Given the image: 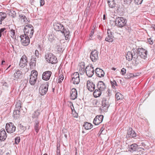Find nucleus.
Listing matches in <instances>:
<instances>
[{
	"label": "nucleus",
	"mask_w": 155,
	"mask_h": 155,
	"mask_svg": "<svg viewBox=\"0 0 155 155\" xmlns=\"http://www.w3.org/2000/svg\"><path fill=\"white\" fill-rule=\"evenodd\" d=\"M138 55L137 52V50L133 48L131 51L127 52L126 56V58L128 61H131L132 59L135 61V63L136 65L139 64L140 63L142 64L141 62L139 61L138 57Z\"/></svg>",
	"instance_id": "1"
},
{
	"label": "nucleus",
	"mask_w": 155,
	"mask_h": 155,
	"mask_svg": "<svg viewBox=\"0 0 155 155\" xmlns=\"http://www.w3.org/2000/svg\"><path fill=\"white\" fill-rule=\"evenodd\" d=\"M127 22L126 19L122 17H117L115 21L116 25L120 28H122L125 26Z\"/></svg>",
	"instance_id": "2"
},
{
	"label": "nucleus",
	"mask_w": 155,
	"mask_h": 155,
	"mask_svg": "<svg viewBox=\"0 0 155 155\" xmlns=\"http://www.w3.org/2000/svg\"><path fill=\"white\" fill-rule=\"evenodd\" d=\"M24 34L28 36L31 37L34 32L33 27L32 25H29L25 26L24 29Z\"/></svg>",
	"instance_id": "3"
},
{
	"label": "nucleus",
	"mask_w": 155,
	"mask_h": 155,
	"mask_svg": "<svg viewBox=\"0 0 155 155\" xmlns=\"http://www.w3.org/2000/svg\"><path fill=\"white\" fill-rule=\"evenodd\" d=\"M46 61L49 63L52 64H55L57 62L56 57L51 53H48L45 55Z\"/></svg>",
	"instance_id": "4"
},
{
	"label": "nucleus",
	"mask_w": 155,
	"mask_h": 155,
	"mask_svg": "<svg viewBox=\"0 0 155 155\" xmlns=\"http://www.w3.org/2000/svg\"><path fill=\"white\" fill-rule=\"evenodd\" d=\"M101 110L106 111L109 106L108 100H107L106 98H103L101 101Z\"/></svg>",
	"instance_id": "5"
},
{
	"label": "nucleus",
	"mask_w": 155,
	"mask_h": 155,
	"mask_svg": "<svg viewBox=\"0 0 155 155\" xmlns=\"http://www.w3.org/2000/svg\"><path fill=\"white\" fill-rule=\"evenodd\" d=\"M21 41L22 44L25 46H27L30 43V39L29 36L26 34L21 35L20 36Z\"/></svg>",
	"instance_id": "6"
},
{
	"label": "nucleus",
	"mask_w": 155,
	"mask_h": 155,
	"mask_svg": "<svg viewBox=\"0 0 155 155\" xmlns=\"http://www.w3.org/2000/svg\"><path fill=\"white\" fill-rule=\"evenodd\" d=\"M85 72L87 76L89 77H91L94 73V67L92 64L87 66L85 68Z\"/></svg>",
	"instance_id": "7"
},
{
	"label": "nucleus",
	"mask_w": 155,
	"mask_h": 155,
	"mask_svg": "<svg viewBox=\"0 0 155 155\" xmlns=\"http://www.w3.org/2000/svg\"><path fill=\"white\" fill-rule=\"evenodd\" d=\"M9 31L10 36L13 39H16L15 30L16 28L15 25H9Z\"/></svg>",
	"instance_id": "8"
},
{
	"label": "nucleus",
	"mask_w": 155,
	"mask_h": 155,
	"mask_svg": "<svg viewBox=\"0 0 155 155\" xmlns=\"http://www.w3.org/2000/svg\"><path fill=\"white\" fill-rule=\"evenodd\" d=\"M71 82L74 84H78L80 81L79 74L78 72H74L71 75Z\"/></svg>",
	"instance_id": "9"
},
{
	"label": "nucleus",
	"mask_w": 155,
	"mask_h": 155,
	"mask_svg": "<svg viewBox=\"0 0 155 155\" xmlns=\"http://www.w3.org/2000/svg\"><path fill=\"white\" fill-rule=\"evenodd\" d=\"M137 52L141 58L145 59L147 58V52L145 49L142 48H138Z\"/></svg>",
	"instance_id": "10"
},
{
	"label": "nucleus",
	"mask_w": 155,
	"mask_h": 155,
	"mask_svg": "<svg viewBox=\"0 0 155 155\" xmlns=\"http://www.w3.org/2000/svg\"><path fill=\"white\" fill-rule=\"evenodd\" d=\"M5 129L8 133H13L16 130V127L12 123H7L5 126Z\"/></svg>",
	"instance_id": "11"
},
{
	"label": "nucleus",
	"mask_w": 155,
	"mask_h": 155,
	"mask_svg": "<svg viewBox=\"0 0 155 155\" xmlns=\"http://www.w3.org/2000/svg\"><path fill=\"white\" fill-rule=\"evenodd\" d=\"M48 84H42L39 88V93L42 95L45 94L48 90Z\"/></svg>",
	"instance_id": "12"
},
{
	"label": "nucleus",
	"mask_w": 155,
	"mask_h": 155,
	"mask_svg": "<svg viewBox=\"0 0 155 155\" xmlns=\"http://www.w3.org/2000/svg\"><path fill=\"white\" fill-rule=\"evenodd\" d=\"M27 57L25 55H23L21 59L19 66L22 68L24 67L27 65Z\"/></svg>",
	"instance_id": "13"
},
{
	"label": "nucleus",
	"mask_w": 155,
	"mask_h": 155,
	"mask_svg": "<svg viewBox=\"0 0 155 155\" xmlns=\"http://www.w3.org/2000/svg\"><path fill=\"white\" fill-rule=\"evenodd\" d=\"M98 53L96 50H94L91 52L90 58L93 62H95L98 59Z\"/></svg>",
	"instance_id": "14"
},
{
	"label": "nucleus",
	"mask_w": 155,
	"mask_h": 155,
	"mask_svg": "<svg viewBox=\"0 0 155 155\" xmlns=\"http://www.w3.org/2000/svg\"><path fill=\"white\" fill-rule=\"evenodd\" d=\"M103 117L102 115H97L94 120L93 123L96 125H99L102 122Z\"/></svg>",
	"instance_id": "15"
},
{
	"label": "nucleus",
	"mask_w": 155,
	"mask_h": 155,
	"mask_svg": "<svg viewBox=\"0 0 155 155\" xmlns=\"http://www.w3.org/2000/svg\"><path fill=\"white\" fill-rule=\"evenodd\" d=\"M54 29L57 31H61V32L64 33L63 31L64 30V27L63 25L60 23H55L54 25Z\"/></svg>",
	"instance_id": "16"
},
{
	"label": "nucleus",
	"mask_w": 155,
	"mask_h": 155,
	"mask_svg": "<svg viewBox=\"0 0 155 155\" xmlns=\"http://www.w3.org/2000/svg\"><path fill=\"white\" fill-rule=\"evenodd\" d=\"M87 87L88 90L91 92L94 91L95 88L94 84L90 80L87 81Z\"/></svg>",
	"instance_id": "17"
},
{
	"label": "nucleus",
	"mask_w": 155,
	"mask_h": 155,
	"mask_svg": "<svg viewBox=\"0 0 155 155\" xmlns=\"http://www.w3.org/2000/svg\"><path fill=\"white\" fill-rule=\"evenodd\" d=\"M52 74L50 71H47L43 72L42 75V78L43 80L45 81L49 80Z\"/></svg>",
	"instance_id": "18"
},
{
	"label": "nucleus",
	"mask_w": 155,
	"mask_h": 155,
	"mask_svg": "<svg viewBox=\"0 0 155 155\" xmlns=\"http://www.w3.org/2000/svg\"><path fill=\"white\" fill-rule=\"evenodd\" d=\"M97 88L101 91V92H103L105 91L106 88V86L103 81H99L97 85Z\"/></svg>",
	"instance_id": "19"
},
{
	"label": "nucleus",
	"mask_w": 155,
	"mask_h": 155,
	"mask_svg": "<svg viewBox=\"0 0 155 155\" xmlns=\"http://www.w3.org/2000/svg\"><path fill=\"white\" fill-rule=\"evenodd\" d=\"M7 137V135L5 129L2 128L0 130V140L4 141Z\"/></svg>",
	"instance_id": "20"
},
{
	"label": "nucleus",
	"mask_w": 155,
	"mask_h": 155,
	"mask_svg": "<svg viewBox=\"0 0 155 155\" xmlns=\"http://www.w3.org/2000/svg\"><path fill=\"white\" fill-rule=\"evenodd\" d=\"M96 74L97 76L101 78L104 77L105 73L104 71L101 69L97 68L95 70Z\"/></svg>",
	"instance_id": "21"
},
{
	"label": "nucleus",
	"mask_w": 155,
	"mask_h": 155,
	"mask_svg": "<svg viewBox=\"0 0 155 155\" xmlns=\"http://www.w3.org/2000/svg\"><path fill=\"white\" fill-rule=\"evenodd\" d=\"M108 37L105 38V40L108 42H112L113 41V38L114 37L113 35L112 34V32L110 31V30H107Z\"/></svg>",
	"instance_id": "22"
},
{
	"label": "nucleus",
	"mask_w": 155,
	"mask_h": 155,
	"mask_svg": "<svg viewBox=\"0 0 155 155\" xmlns=\"http://www.w3.org/2000/svg\"><path fill=\"white\" fill-rule=\"evenodd\" d=\"M136 137V133L134 130H133L131 128H129L128 130V132L127 137Z\"/></svg>",
	"instance_id": "23"
},
{
	"label": "nucleus",
	"mask_w": 155,
	"mask_h": 155,
	"mask_svg": "<svg viewBox=\"0 0 155 155\" xmlns=\"http://www.w3.org/2000/svg\"><path fill=\"white\" fill-rule=\"evenodd\" d=\"M71 97L72 100H74L77 97V92L76 90L74 88L72 89L71 91Z\"/></svg>",
	"instance_id": "24"
},
{
	"label": "nucleus",
	"mask_w": 155,
	"mask_h": 155,
	"mask_svg": "<svg viewBox=\"0 0 155 155\" xmlns=\"http://www.w3.org/2000/svg\"><path fill=\"white\" fill-rule=\"evenodd\" d=\"M36 58L35 56H32L31 59V62L30 64V68H34L36 66Z\"/></svg>",
	"instance_id": "25"
},
{
	"label": "nucleus",
	"mask_w": 155,
	"mask_h": 155,
	"mask_svg": "<svg viewBox=\"0 0 155 155\" xmlns=\"http://www.w3.org/2000/svg\"><path fill=\"white\" fill-rule=\"evenodd\" d=\"M107 3L108 4L109 7L111 8H113L116 6V2L117 1L116 0H107Z\"/></svg>",
	"instance_id": "26"
},
{
	"label": "nucleus",
	"mask_w": 155,
	"mask_h": 155,
	"mask_svg": "<svg viewBox=\"0 0 155 155\" xmlns=\"http://www.w3.org/2000/svg\"><path fill=\"white\" fill-rule=\"evenodd\" d=\"M138 145L134 143L129 146V150L130 152L136 151L137 149Z\"/></svg>",
	"instance_id": "27"
},
{
	"label": "nucleus",
	"mask_w": 155,
	"mask_h": 155,
	"mask_svg": "<svg viewBox=\"0 0 155 155\" xmlns=\"http://www.w3.org/2000/svg\"><path fill=\"white\" fill-rule=\"evenodd\" d=\"M40 127L41 126L39 124V121L37 120H35L34 121V128L36 133L38 132Z\"/></svg>",
	"instance_id": "28"
},
{
	"label": "nucleus",
	"mask_w": 155,
	"mask_h": 155,
	"mask_svg": "<svg viewBox=\"0 0 155 155\" xmlns=\"http://www.w3.org/2000/svg\"><path fill=\"white\" fill-rule=\"evenodd\" d=\"M14 77L15 79H18L22 77V72L19 70L16 71L14 75Z\"/></svg>",
	"instance_id": "29"
},
{
	"label": "nucleus",
	"mask_w": 155,
	"mask_h": 155,
	"mask_svg": "<svg viewBox=\"0 0 155 155\" xmlns=\"http://www.w3.org/2000/svg\"><path fill=\"white\" fill-rule=\"evenodd\" d=\"M64 33L63 32H61L62 34H64L66 40H67L68 39L69 37L70 36V32L68 29H65L64 28V30L63 31Z\"/></svg>",
	"instance_id": "30"
},
{
	"label": "nucleus",
	"mask_w": 155,
	"mask_h": 155,
	"mask_svg": "<svg viewBox=\"0 0 155 155\" xmlns=\"http://www.w3.org/2000/svg\"><path fill=\"white\" fill-rule=\"evenodd\" d=\"M102 92H101L97 88L94 91L93 93L94 97H97L100 96Z\"/></svg>",
	"instance_id": "31"
},
{
	"label": "nucleus",
	"mask_w": 155,
	"mask_h": 155,
	"mask_svg": "<svg viewBox=\"0 0 155 155\" xmlns=\"http://www.w3.org/2000/svg\"><path fill=\"white\" fill-rule=\"evenodd\" d=\"M7 14L3 12H0V24H2V21L6 17Z\"/></svg>",
	"instance_id": "32"
},
{
	"label": "nucleus",
	"mask_w": 155,
	"mask_h": 155,
	"mask_svg": "<svg viewBox=\"0 0 155 155\" xmlns=\"http://www.w3.org/2000/svg\"><path fill=\"white\" fill-rule=\"evenodd\" d=\"M37 78L36 77H34L33 76H30L29 80V82L31 85H34L35 83Z\"/></svg>",
	"instance_id": "33"
},
{
	"label": "nucleus",
	"mask_w": 155,
	"mask_h": 155,
	"mask_svg": "<svg viewBox=\"0 0 155 155\" xmlns=\"http://www.w3.org/2000/svg\"><path fill=\"white\" fill-rule=\"evenodd\" d=\"M92 124L87 122H85L83 125V127L86 130L90 129L92 128Z\"/></svg>",
	"instance_id": "34"
},
{
	"label": "nucleus",
	"mask_w": 155,
	"mask_h": 155,
	"mask_svg": "<svg viewBox=\"0 0 155 155\" xmlns=\"http://www.w3.org/2000/svg\"><path fill=\"white\" fill-rule=\"evenodd\" d=\"M13 116L15 119H17L20 116V111L18 110H15L13 113Z\"/></svg>",
	"instance_id": "35"
},
{
	"label": "nucleus",
	"mask_w": 155,
	"mask_h": 155,
	"mask_svg": "<svg viewBox=\"0 0 155 155\" xmlns=\"http://www.w3.org/2000/svg\"><path fill=\"white\" fill-rule=\"evenodd\" d=\"M116 100L118 101L122 99L123 98V95L120 93H117L115 94Z\"/></svg>",
	"instance_id": "36"
},
{
	"label": "nucleus",
	"mask_w": 155,
	"mask_h": 155,
	"mask_svg": "<svg viewBox=\"0 0 155 155\" xmlns=\"http://www.w3.org/2000/svg\"><path fill=\"white\" fill-rule=\"evenodd\" d=\"M19 17L20 19L21 20L22 22H24L28 21V20H27V18L23 14H20L19 15Z\"/></svg>",
	"instance_id": "37"
},
{
	"label": "nucleus",
	"mask_w": 155,
	"mask_h": 155,
	"mask_svg": "<svg viewBox=\"0 0 155 155\" xmlns=\"http://www.w3.org/2000/svg\"><path fill=\"white\" fill-rule=\"evenodd\" d=\"M72 107H71L72 112L73 114V116L74 117L77 118L78 117V115L76 113V111L74 109V107L73 106V104L72 103Z\"/></svg>",
	"instance_id": "38"
},
{
	"label": "nucleus",
	"mask_w": 155,
	"mask_h": 155,
	"mask_svg": "<svg viewBox=\"0 0 155 155\" xmlns=\"http://www.w3.org/2000/svg\"><path fill=\"white\" fill-rule=\"evenodd\" d=\"M79 71L81 74L84 73L85 71L84 64H82L79 67Z\"/></svg>",
	"instance_id": "39"
},
{
	"label": "nucleus",
	"mask_w": 155,
	"mask_h": 155,
	"mask_svg": "<svg viewBox=\"0 0 155 155\" xmlns=\"http://www.w3.org/2000/svg\"><path fill=\"white\" fill-rule=\"evenodd\" d=\"M40 113L38 110L35 111L32 114V117L33 118H37L38 116L40 114Z\"/></svg>",
	"instance_id": "40"
},
{
	"label": "nucleus",
	"mask_w": 155,
	"mask_h": 155,
	"mask_svg": "<svg viewBox=\"0 0 155 155\" xmlns=\"http://www.w3.org/2000/svg\"><path fill=\"white\" fill-rule=\"evenodd\" d=\"M2 87L4 89H7L8 88L9 85L7 82H2Z\"/></svg>",
	"instance_id": "41"
},
{
	"label": "nucleus",
	"mask_w": 155,
	"mask_h": 155,
	"mask_svg": "<svg viewBox=\"0 0 155 155\" xmlns=\"http://www.w3.org/2000/svg\"><path fill=\"white\" fill-rule=\"evenodd\" d=\"M15 106L16 108L17 109L16 110H19L21 108V104L20 101H18V102H16Z\"/></svg>",
	"instance_id": "42"
},
{
	"label": "nucleus",
	"mask_w": 155,
	"mask_h": 155,
	"mask_svg": "<svg viewBox=\"0 0 155 155\" xmlns=\"http://www.w3.org/2000/svg\"><path fill=\"white\" fill-rule=\"evenodd\" d=\"M38 74V72L35 70H33L31 71L30 76H33L34 77L37 78Z\"/></svg>",
	"instance_id": "43"
},
{
	"label": "nucleus",
	"mask_w": 155,
	"mask_h": 155,
	"mask_svg": "<svg viewBox=\"0 0 155 155\" xmlns=\"http://www.w3.org/2000/svg\"><path fill=\"white\" fill-rule=\"evenodd\" d=\"M58 51L59 52L63 51V48H62L61 45H58L56 47Z\"/></svg>",
	"instance_id": "44"
},
{
	"label": "nucleus",
	"mask_w": 155,
	"mask_h": 155,
	"mask_svg": "<svg viewBox=\"0 0 155 155\" xmlns=\"http://www.w3.org/2000/svg\"><path fill=\"white\" fill-rule=\"evenodd\" d=\"M64 78L63 75L62 74H61L59 76L58 82L60 83H61L63 80Z\"/></svg>",
	"instance_id": "45"
},
{
	"label": "nucleus",
	"mask_w": 155,
	"mask_h": 155,
	"mask_svg": "<svg viewBox=\"0 0 155 155\" xmlns=\"http://www.w3.org/2000/svg\"><path fill=\"white\" fill-rule=\"evenodd\" d=\"M18 127L21 130L24 131L26 129V128L21 124H19L18 125Z\"/></svg>",
	"instance_id": "46"
},
{
	"label": "nucleus",
	"mask_w": 155,
	"mask_h": 155,
	"mask_svg": "<svg viewBox=\"0 0 155 155\" xmlns=\"http://www.w3.org/2000/svg\"><path fill=\"white\" fill-rule=\"evenodd\" d=\"M9 15L13 18H14L16 16V12L14 11H11L9 13Z\"/></svg>",
	"instance_id": "47"
},
{
	"label": "nucleus",
	"mask_w": 155,
	"mask_h": 155,
	"mask_svg": "<svg viewBox=\"0 0 155 155\" xmlns=\"http://www.w3.org/2000/svg\"><path fill=\"white\" fill-rule=\"evenodd\" d=\"M111 84L112 85V87L114 89H115V86H117V84L115 81L114 80L112 81H111Z\"/></svg>",
	"instance_id": "48"
},
{
	"label": "nucleus",
	"mask_w": 155,
	"mask_h": 155,
	"mask_svg": "<svg viewBox=\"0 0 155 155\" xmlns=\"http://www.w3.org/2000/svg\"><path fill=\"white\" fill-rule=\"evenodd\" d=\"M124 4L129 5L133 1V0H124Z\"/></svg>",
	"instance_id": "49"
},
{
	"label": "nucleus",
	"mask_w": 155,
	"mask_h": 155,
	"mask_svg": "<svg viewBox=\"0 0 155 155\" xmlns=\"http://www.w3.org/2000/svg\"><path fill=\"white\" fill-rule=\"evenodd\" d=\"M127 77L126 78H130L131 77H133L134 76V74H133L130 73H128L127 74Z\"/></svg>",
	"instance_id": "50"
},
{
	"label": "nucleus",
	"mask_w": 155,
	"mask_h": 155,
	"mask_svg": "<svg viewBox=\"0 0 155 155\" xmlns=\"http://www.w3.org/2000/svg\"><path fill=\"white\" fill-rule=\"evenodd\" d=\"M20 137H17L15 138V143L16 144H18L20 141Z\"/></svg>",
	"instance_id": "51"
},
{
	"label": "nucleus",
	"mask_w": 155,
	"mask_h": 155,
	"mask_svg": "<svg viewBox=\"0 0 155 155\" xmlns=\"http://www.w3.org/2000/svg\"><path fill=\"white\" fill-rule=\"evenodd\" d=\"M143 0H134L135 3L137 5L141 4Z\"/></svg>",
	"instance_id": "52"
},
{
	"label": "nucleus",
	"mask_w": 155,
	"mask_h": 155,
	"mask_svg": "<svg viewBox=\"0 0 155 155\" xmlns=\"http://www.w3.org/2000/svg\"><path fill=\"white\" fill-rule=\"evenodd\" d=\"M126 70L125 68H122L121 71V74L123 75H124L126 73Z\"/></svg>",
	"instance_id": "53"
},
{
	"label": "nucleus",
	"mask_w": 155,
	"mask_h": 155,
	"mask_svg": "<svg viewBox=\"0 0 155 155\" xmlns=\"http://www.w3.org/2000/svg\"><path fill=\"white\" fill-rule=\"evenodd\" d=\"M6 29L5 28H2L0 29V38L2 36V34L4 31Z\"/></svg>",
	"instance_id": "54"
},
{
	"label": "nucleus",
	"mask_w": 155,
	"mask_h": 155,
	"mask_svg": "<svg viewBox=\"0 0 155 155\" xmlns=\"http://www.w3.org/2000/svg\"><path fill=\"white\" fill-rule=\"evenodd\" d=\"M39 53L38 51V50H36L35 52V56H36L37 58H38L39 56Z\"/></svg>",
	"instance_id": "55"
},
{
	"label": "nucleus",
	"mask_w": 155,
	"mask_h": 155,
	"mask_svg": "<svg viewBox=\"0 0 155 155\" xmlns=\"http://www.w3.org/2000/svg\"><path fill=\"white\" fill-rule=\"evenodd\" d=\"M148 41L149 42L150 44L152 45L153 43L152 39L151 38H150L148 39Z\"/></svg>",
	"instance_id": "56"
},
{
	"label": "nucleus",
	"mask_w": 155,
	"mask_h": 155,
	"mask_svg": "<svg viewBox=\"0 0 155 155\" xmlns=\"http://www.w3.org/2000/svg\"><path fill=\"white\" fill-rule=\"evenodd\" d=\"M40 4L41 6H43L45 4L44 0H40Z\"/></svg>",
	"instance_id": "57"
},
{
	"label": "nucleus",
	"mask_w": 155,
	"mask_h": 155,
	"mask_svg": "<svg viewBox=\"0 0 155 155\" xmlns=\"http://www.w3.org/2000/svg\"><path fill=\"white\" fill-rule=\"evenodd\" d=\"M107 92V95H108V96H111V91L110 90H108Z\"/></svg>",
	"instance_id": "58"
},
{
	"label": "nucleus",
	"mask_w": 155,
	"mask_h": 155,
	"mask_svg": "<svg viewBox=\"0 0 155 155\" xmlns=\"http://www.w3.org/2000/svg\"><path fill=\"white\" fill-rule=\"evenodd\" d=\"M94 29H92L91 31V33H90V36H92L93 34H94Z\"/></svg>",
	"instance_id": "59"
},
{
	"label": "nucleus",
	"mask_w": 155,
	"mask_h": 155,
	"mask_svg": "<svg viewBox=\"0 0 155 155\" xmlns=\"http://www.w3.org/2000/svg\"><path fill=\"white\" fill-rule=\"evenodd\" d=\"M11 66V65H10L8 66V68H7V69L5 70V72L6 73H7V72H8V71H9V70H8V68H10V67Z\"/></svg>",
	"instance_id": "60"
},
{
	"label": "nucleus",
	"mask_w": 155,
	"mask_h": 155,
	"mask_svg": "<svg viewBox=\"0 0 155 155\" xmlns=\"http://www.w3.org/2000/svg\"><path fill=\"white\" fill-rule=\"evenodd\" d=\"M57 153H60V150L58 149V147H57Z\"/></svg>",
	"instance_id": "61"
},
{
	"label": "nucleus",
	"mask_w": 155,
	"mask_h": 155,
	"mask_svg": "<svg viewBox=\"0 0 155 155\" xmlns=\"http://www.w3.org/2000/svg\"><path fill=\"white\" fill-rule=\"evenodd\" d=\"M103 127H102L101 128V129L100 130V132L101 131V133L102 132V131H103Z\"/></svg>",
	"instance_id": "62"
},
{
	"label": "nucleus",
	"mask_w": 155,
	"mask_h": 155,
	"mask_svg": "<svg viewBox=\"0 0 155 155\" xmlns=\"http://www.w3.org/2000/svg\"><path fill=\"white\" fill-rule=\"evenodd\" d=\"M111 69L113 70H114V71H115L116 70V68H111Z\"/></svg>",
	"instance_id": "63"
},
{
	"label": "nucleus",
	"mask_w": 155,
	"mask_h": 155,
	"mask_svg": "<svg viewBox=\"0 0 155 155\" xmlns=\"http://www.w3.org/2000/svg\"><path fill=\"white\" fill-rule=\"evenodd\" d=\"M152 27L153 28V29H154L155 30V25H153V26H152Z\"/></svg>",
	"instance_id": "64"
}]
</instances>
